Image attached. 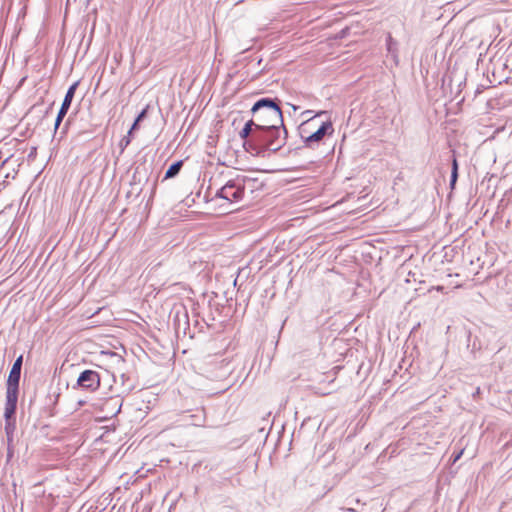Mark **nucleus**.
Here are the masks:
<instances>
[{"mask_svg": "<svg viewBox=\"0 0 512 512\" xmlns=\"http://www.w3.org/2000/svg\"><path fill=\"white\" fill-rule=\"evenodd\" d=\"M262 113L264 115L265 122H260L257 119H256V122L260 123V124H267V123H269L268 121L270 120V118H269V115L267 113V110H262Z\"/></svg>", "mask_w": 512, "mask_h": 512, "instance_id": "17", "label": "nucleus"}, {"mask_svg": "<svg viewBox=\"0 0 512 512\" xmlns=\"http://www.w3.org/2000/svg\"><path fill=\"white\" fill-rule=\"evenodd\" d=\"M279 100L277 98L264 97L257 100L251 108L252 114L260 122H265L262 110H267L270 122H279L283 127V114L279 106Z\"/></svg>", "mask_w": 512, "mask_h": 512, "instance_id": "3", "label": "nucleus"}, {"mask_svg": "<svg viewBox=\"0 0 512 512\" xmlns=\"http://www.w3.org/2000/svg\"><path fill=\"white\" fill-rule=\"evenodd\" d=\"M458 178V172L451 171V177H450V186L453 187L457 181Z\"/></svg>", "mask_w": 512, "mask_h": 512, "instance_id": "15", "label": "nucleus"}, {"mask_svg": "<svg viewBox=\"0 0 512 512\" xmlns=\"http://www.w3.org/2000/svg\"><path fill=\"white\" fill-rule=\"evenodd\" d=\"M79 85V82H74L72 85L69 86V88L67 89L66 91V94L64 96V99H63V102L61 104V107L58 111V114H57V117H56V120H55V125H54V128H55V131L58 129V127L60 126L62 120L64 119V117L66 116L70 106H71V103H72V100L74 98V95H75V92H76V89Z\"/></svg>", "mask_w": 512, "mask_h": 512, "instance_id": "7", "label": "nucleus"}, {"mask_svg": "<svg viewBox=\"0 0 512 512\" xmlns=\"http://www.w3.org/2000/svg\"><path fill=\"white\" fill-rule=\"evenodd\" d=\"M452 171L458 172V163L455 158L453 159V162H452Z\"/></svg>", "mask_w": 512, "mask_h": 512, "instance_id": "18", "label": "nucleus"}, {"mask_svg": "<svg viewBox=\"0 0 512 512\" xmlns=\"http://www.w3.org/2000/svg\"><path fill=\"white\" fill-rule=\"evenodd\" d=\"M77 386L89 392H94L100 387V375L94 370L86 369L80 373Z\"/></svg>", "mask_w": 512, "mask_h": 512, "instance_id": "5", "label": "nucleus"}, {"mask_svg": "<svg viewBox=\"0 0 512 512\" xmlns=\"http://www.w3.org/2000/svg\"><path fill=\"white\" fill-rule=\"evenodd\" d=\"M312 113H313V111H312V110H306V111H304V112L302 113V115H303V116L308 117V118H307V120H306V122H305V123H303V124H302V126H303V125H305V124H306V125H311V124H312V122H313V120H314V118H316V117H320V116H322V115H326V114H327V112H326V111H319L318 113H316V114H314V115H312Z\"/></svg>", "mask_w": 512, "mask_h": 512, "instance_id": "11", "label": "nucleus"}, {"mask_svg": "<svg viewBox=\"0 0 512 512\" xmlns=\"http://www.w3.org/2000/svg\"><path fill=\"white\" fill-rule=\"evenodd\" d=\"M183 166V160L172 163L165 172L164 179H170L177 176Z\"/></svg>", "mask_w": 512, "mask_h": 512, "instance_id": "10", "label": "nucleus"}, {"mask_svg": "<svg viewBox=\"0 0 512 512\" xmlns=\"http://www.w3.org/2000/svg\"><path fill=\"white\" fill-rule=\"evenodd\" d=\"M145 116H146V110L144 109L138 114V116L134 120V122L129 130V134H132V132L138 128L140 121H142L145 118Z\"/></svg>", "mask_w": 512, "mask_h": 512, "instance_id": "12", "label": "nucleus"}, {"mask_svg": "<svg viewBox=\"0 0 512 512\" xmlns=\"http://www.w3.org/2000/svg\"><path fill=\"white\" fill-rule=\"evenodd\" d=\"M512 65V57H507L504 62L501 63V66L505 68H509V66Z\"/></svg>", "mask_w": 512, "mask_h": 512, "instance_id": "16", "label": "nucleus"}, {"mask_svg": "<svg viewBox=\"0 0 512 512\" xmlns=\"http://www.w3.org/2000/svg\"><path fill=\"white\" fill-rule=\"evenodd\" d=\"M22 364L23 355H19L10 369L8 379L6 382V403L4 411V418L7 424L6 430L8 429L10 420L15 418Z\"/></svg>", "mask_w": 512, "mask_h": 512, "instance_id": "2", "label": "nucleus"}, {"mask_svg": "<svg viewBox=\"0 0 512 512\" xmlns=\"http://www.w3.org/2000/svg\"><path fill=\"white\" fill-rule=\"evenodd\" d=\"M386 47L388 55L392 58L395 65H398L399 63V57H398V43L391 34L389 33L386 38Z\"/></svg>", "mask_w": 512, "mask_h": 512, "instance_id": "9", "label": "nucleus"}, {"mask_svg": "<svg viewBox=\"0 0 512 512\" xmlns=\"http://www.w3.org/2000/svg\"><path fill=\"white\" fill-rule=\"evenodd\" d=\"M291 107H292V109H293L294 111H297V110H298V108H299V107H298V106H296V105H291Z\"/></svg>", "mask_w": 512, "mask_h": 512, "instance_id": "20", "label": "nucleus"}, {"mask_svg": "<svg viewBox=\"0 0 512 512\" xmlns=\"http://www.w3.org/2000/svg\"><path fill=\"white\" fill-rule=\"evenodd\" d=\"M262 125L263 124L257 123L253 119H250L245 123L244 127L239 132V137L244 141L243 145L246 150H247V148H250L249 147L250 138L253 136L255 131H259V129Z\"/></svg>", "mask_w": 512, "mask_h": 512, "instance_id": "8", "label": "nucleus"}, {"mask_svg": "<svg viewBox=\"0 0 512 512\" xmlns=\"http://www.w3.org/2000/svg\"><path fill=\"white\" fill-rule=\"evenodd\" d=\"M286 139L284 125L282 127L279 122L263 124L250 138L247 151L257 156H265L266 152L276 153L286 144Z\"/></svg>", "mask_w": 512, "mask_h": 512, "instance_id": "1", "label": "nucleus"}, {"mask_svg": "<svg viewBox=\"0 0 512 512\" xmlns=\"http://www.w3.org/2000/svg\"><path fill=\"white\" fill-rule=\"evenodd\" d=\"M304 131H305V128H301V137L305 143L306 146L308 147H311L312 144L314 143H319L325 135L327 134H331L334 129H333V125H332V122L327 120V121H324L318 128L316 131L312 132L310 135L308 136H304Z\"/></svg>", "mask_w": 512, "mask_h": 512, "instance_id": "6", "label": "nucleus"}, {"mask_svg": "<svg viewBox=\"0 0 512 512\" xmlns=\"http://www.w3.org/2000/svg\"><path fill=\"white\" fill-rule=\"evenodd\" d=\"M130 135H131V134H129V133H128V135H127V136H124V137L120 140V142H119V147H120V149H121V152H123V151L125 150V148L130 144V142H131Z\"/></svg>", "mask_w": 512, "mask_h": 512, "instance_id": "13", "label": "nucleus"}, {"mask_svg": "<svg viewBox=\"0 0 512 512\" xmlns=\"http://www.w3.org/2000/svg\"><path fill=\"white\" fill-rule=\"evenodd\" d=\"M245 191L244 178L237 177L229 180L216 192V197L224 199L229 203H237L243 199Z\"/></svg>", "mask_w": 512, "mask_h": 512, "instance_id": "4", "label": "nucleus"}, {"mask_svg": "<svg viewBox=\"0 0 512 512\" xmlns=\"http://www.w3.org/2000/svg\"><path fill=\"white\" fill-rule=\"evenodd\" d=\"M121 379H122V382H124V381H125V379H126V375H125V374H122V375H121ZM123 386H124V388H123V392H126V393L131 392V391L133 390V388H134V386H133V385H125V383H123Z\"/></svg>", "mask_w": 512, "mask_h": 512, "instance_id": "14", "label": "nucleus"}, {"mask_svg": "<svg viewBox=\"0 0 512 512\" xmlns=\"http://www.w3.org/2000/svg\"><path fill=\"white\" fill-rule=\"evenodd\" d=\"M463 454V450H461L459 453H457L456 455L453 456V463H455L456 461H458L461 457V455Z\"/></svg>", "mask_w": 512, "mask_h": 512, "instance_id": "19", "label": "nucleus"}]
</instances>
